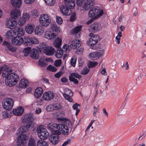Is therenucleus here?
<instances>
[{
  "instance_id": "f257e3e1",
  "label": "nucleus",
  "mask_w": 146,
  "mask_h": 146,
  "mask_svg": "<svg viewBox=\"0 0 146 146\" xmlns=\"http://www.w3.org/2000/svg\"><path fill=\"white\" fill-rule=\"evenodd\" d=\"M2 76L3 77L6 78L5 83L8 86L15 85L19 80L18 75L15 73H11L7 68L3 70Z\"/></svg>"
},
{
  "instance_id": "f03ea898",
  "label": "nucleus",
  "mask_w": 146,
  "mask_h": 146,
  "mask_svg": "<svg viewBox=\"0 0 146 146\" xmlns=\"http://www.w3.org/2000/svg\"><path fill=\"white\" fill-rule=\"evenodd\" d=\"M75 0H65V5L62 6L60 8V11L64 15H70L71 12L70 9H73L75 6Z\"/></svg>"
},
{
  "instance_id": "7ed1b4c3",
  "label": "nucleus",
  "mask_w": 146,
  "mask_h": 146,
  "mask_svg": "<svg viewBox=\"0 0 146 146\" xmlns=\"http://www.w3.org/2000/svg\"><path fill=\"white\" fill-rule=\"evenodd\" d=\"M104 14L102 9H99L98 7H94L90 10L88 13V15L90 17L95 19L99 18Z\"/></svg>"
},
{
  "instance_id": "20e7f679",
  "label": "nucleus",
  "mask_w": 146,
  "mask_h": 146,
  "mask_svg": "<svg viewBox=\"0 0 146 146\" xmlns=\"http://www.w3.org/2000/svg\"><path fill=\"white\" fill-rule=\"evenodd\" d=\"M89 36L91 38L87 41V44L91 46V49H94L95 48L92 46L97 44L99 40V37L97 35H94L93 33H90Z\"/></svg>"
},
{
  "instance_id": "39448f33",
  "label": "nucleus",
  "mask_w": 146,
  "mask_h": 146,
  "mask_svg": "<svg viewBox=\"0 0 146 146\" xmlns=\"http://www.w3.org/2000/svg\"><path fill=\"white\" fill-rule=\"evenodd\" d=\"M38 135L39 137L43 139H46L49 136L48 132L46 129L40 126L37 128Z\"/></svg>"
},
{
  "instance_id": "423d86ee",
  "label": "nucleus",
  "mask_w": 146,
  "mask_h": 146,
  "mask_svg": "<svg viewBox=\"0 0 146 146\" xmlns=\"http://www.w3.org/2000/svg\"><path fill=\"white\" fill-rule=\"evenodd\" d=\"M39 21L41 25L44 26L48 25L51 21L50 17L48 15L45 14L41 15Z\"/></svg>"
},
{
  "instance_id": "0eeeda50",
  "label": "nucleus",
  "mask_w": 146,
  "mask_h": 146,
  "mask_svg": "<svg viewBox=\"0 0 146 146\" xmlns=\"http://www.w3.org/2000/svg\"><path fill=\"white\" fill-rule=\"evenodd\" d=\"M13 104L14 102L11 98H7L3 100V106L6 110H10L12 108Z\"/></svg>"
},
{
  "instance_id": "6e6552de",
  "label": "nucleus",
  "mask_w": 146,
  "mask_h": 146,
  "mask_svg": "<svg viewBox=\"0 0 146 146\" xmlns=\"http://www.w3.org/2000/svg\"><path fill=\"white\" fill-rule=\"evenodd\" d=\"M60 124H56L54 123H51L47 125V127L48 130L53 131V133L56 134L60 135L61 132L58 130V126Z\"/></svg>"
},
{
  "instance_id": "1a4fd4ad",
  "label": "nucleus",
  "mask_w": 146,
  "mask_h": 146,
  "mask_svg": "<svg viewBox=\"0 0 146 146\" xmlns=\"http://www.w3.org/2000/svg\"><path fill=\"white\" fill-rule=\"evenodd\" d=\"M28 139V137L25 135L21 134L17 138L18 146H27L25 145Z\"/></svg>"
},
{
  "instance_id": "9d476101",
  "label": "nucleus",
  "mask_w": 146,
  "mask_h": 146,
  "mask_svg": "<svg viewBox=\"0 0 146 146\" xmlns=\"http://www.w3.org/2000/svg\"><path fill=\"white\" fill-rule=\"evenodd\" d=\"M101 28V26L99 23L94 22L90 26L89 30L90 32L94 33L99 31Z\"/></svg>"
},
{
  "instance_id": "9b49d317",
  "label": "nucleus",
  "mask_w": 146,
  "mask_h": 146,
  "mask_svg": "<svg viewBox=\"0 0 146 146\" xmlns=\"http://www.w3.org/2000/svg\"><path fill=\"white\" fill-rule=\"evenodd\" d=\"M104 53V50H102L98 52L91 53L89 55V56L91 60H95L103 55Z\"/></svg>"
},
{
  "instance_id": "f8f14e48",
  "label": "nucleus",
  "mask_w": 146,
  "mask_h": 146,
  "mask_svg": "<svg viewBox=\"0 0 146 146\" xmlns=\"http://www.w3.org/2000/svg\"><path fill=\"white\" fill-rule=\"evenodd\" d=\"M17 22L15 20L12 18L7 19L6 21V26L7 28L13 29L17 25Z\"/></svg>"
},
{
  "instance_id": "ddd939ff",
  "label": "nucleus",
  "mask_w": 146,
  "mask_h": 146,
  "mask_svg": "<svg viewBox=\"0 0 146 146\" xmlns=\"http://www.w3.org/2000/svg\"><path fill=\"white\" fill-rule=\"evenodd\" d=\"M58 128H59L58 130L61 131L64 135H67L68 134L69 129L68 127L64 124H59L58 126Z\"/></svg>"
},
{
  "instance_id": "4468645a",
  "label": "nucleus",
  "mask_w": 146,
  "mask_h": 146,
  "mask_svg": "<svg viewBox=\"0 0 146 146\" xmlns=\"http://www.w3.org/2000/svg\"><path fill=\"white\" fill-rule=\"evenodd\" d=\"M54 95V94L52 92L48 91L43 94V98L44 100L47 101L49 100L52 99Z\"/></svg>"
},
{
  "instance_id": "2eb2a0df",
  "label": "nucleus",
  "mask_w": 146,
  "mask_h": 146,
  "mask_svg": "<svg viewBox=\"0 0 146 146\" xmlns=\"http://www.w3.org/2000/svg\"><path fill=\"white\" fill-rule=\"evenodd\" d=\"M70 43L71 47L74 49L78 48L81 46V42L79 40L74 39L70 41Z\"/></svg>"
},
{
  "instance_id": "dca6fc26",
  "label": "nucleus",
  "mask_w": 146,
  "mask_h": 146,
  "mask_svg": "<svg viewBox=\"0 0 146 146\" xmlns=\"http://www.w3.org/2000/svg\"><path fill=\"white\" fill-rule=\"evenodd\" d=\"M35 27L34 25L33 24H27L25 27V30L26 33L29 34H32L33 32Z\"/></svg>"
},
{
  "instance_id": "f3484780",
  "label": "nucleus",
  "mask_w": 146,
  "mask_h": 146,
  "mask_svg": "<svg viewBox=\"0 0 146 146\" xmlns=\"http://www.w3.org/2000/svg\"><path fill=\"white\" fill-rule=\"evenodd\" d=\"M94 4V0H87L84 4V9L85 10L88 11L91 8Z\"/></svg>"
},
{
  "instance_id": "a211bd4d",
  "label": "nucleus",
  "mask_w": 146,
  "mask_h": 146,
  "mask_svg": "<svg viewBox=\"0 0 146 146\" xmlns=\"http://www.w3.org/2000/svg\"><path fill=\"white\" fill-rule=\"evenodd\" d=\"M58 135H51L49 139L50 142L53 145H56L59 141V137Z\"/></svg>"
},
{
  "instance_id": "6ab92c4d",
  "label": "nucleus",
  "mask_w": 146,
  "mask_h": 146,
  "mask_svg": "<svg viewBox=\"0 0 146 146\" xmlns=\"http://www.w3.org/2000/svg\"><path fill=\"white\" fill-rule=\"evenodd\" d=\"M23 42V38L22 37L17 36L15 37L12 40L13 44L15 45H21Z\"/></svg>"
},
{
  "instance_id": "aec40b11",
  "label": "nucleus",
  "mask_w": 146,
  "mask_h": 146,
  "mask_svg": "<svg viewBox=\"0 0 146 146\" xmlns=\"http://www.w3.org/2000/svg\"><path fill=\"white\" fill-rule=\"evenodd\" d=\"M11 18L15 20L21 16L20 11L16 9L12 10L11 11Z\"/></svg>"
},
{
  "instance_id": "412c9836",
  "label": "nucleus",
  "mask_w": 146,
  "mask_h": 146,
  "mask_svg": "<svg viewBox=\"0 0 146 146\" xmlns=\"http://www.w3.org/2000/svg\"><path fill=\"white\" fill-rule=\"evenodd\" d=\"M24 112L23 107L20 106L17 108L13 110V114L17 116H20L22 115Z\"/></svg>"
},
{
  "instance_id": "4be33fe9",
  "label": "nucleus",
  "mask_w": 146,
  "mask_h": 146,
  "mask_svg": "<svg viewBox=\"0 0 146 146\" xmlns=\"http://www.w3.org/2000/svg\"><path fill=\"white\" fill-rule=\"evenodd\" d=\"M55 52V49L53 47L50 46H48L45 50L44 52L47 55L52 56Z\"/></svg>"
},
{
  "instance_id": "5701e85b",
  "label": "nucleus",
  "mask_w": 146,
  "mask_h": 146,
  "mask_svg": "<svg viewBox=\"0 0 146 146\" xmlns=\"http://www.w3.org/2000/svg\"><path fill=\"white\" fill-rule=\"evenodd\" d=\"M56 36V35L52 33L50 31H47L45 33L44 37L48 39L51 40L55 38Z\"/></svg>"
},
{
  "instance_id": "b1692460",
  "label": "nucleus",
  "mask_w": 146,
  "mask_h": 146,
  "mask_svg": "<svg viewBox=\"0 0 146 146\" xmlns=\"http://www.w3.org/2000/svg\"><path fill=\"white\" fill-rule=\"evenodd\" d=\"M33 115L32 113H27L25 114L22 118L23 122H26L29 121L31 119H33Z\"/></svg>"
},
{
  "instance_id": "393cba45",
  "label": "nucleus",
  "mask_w": 146,
  "mask_h": 146,
  "mask_svg": "<svg viewBox=\"0 0 146 146\" xmlns=\"http://www.w3.org/2000/svg\"><path fill=\"white\" fill-rule=\"evenodd\" d=\"M31 57L34 59H37L39 57V53L38 51L35 49H33L31 51Z\"/></svg>"
},
{
  "instance_id": "a878e982",
  "label": "nucleus",
  "mask_w": 146,
  "mask_h": 146,
  "mask_svg": "<svg viewBox=\"0 0 146 146\" xmlns=\"http://www.w3.org/2000/svg\"><path fill=\"white\" fill-rule=\"evenodd\" d=\"M17 33L15 30H10L7 31L6 34V38H12L16 35Z\"/></svg>"
},
{
  "instance_id": "bb28decb",
  "label": "nucleus",
  "mask_w": 146,
  "mask_h": 146,
  "mask_svg": "<svg viewBox=\"0 0 146 146\" xmlns=\"http://www.w3.org/2000/svg\"><path fill=\"white\" fill-rule=\"evenodd\" d=\"M3 44L10 51L13 52H16V49L7 42L4 41L3 43Z\"/></svg>"
},
{
  "instance_id": "cd10ccee",
  "label": "nucleus",
  "mask_w": 146,
  "mask_h": 146,
  "mask_svg": "<svg viewBox=\"0 0 146 146\" xmlns=\"http://www.w3.org/2000/svg\"><path fill=\"white\" fill-rule=\"evenodd\" d=\"M15 31L17 33V36L21 37L25 34V31L24 29L21 27H19L15 29Z\"/></svg>"
},
{
  "instance_id": "c85d7f7f",
  "label": "nucleus",
  "mask_w": 146,
  "mask_h": 146,
  "mask_svg": "<svg viewBox=\"0 0 146 146\" xmlns=\"http://www.w3.org/2000/svg\"><path fill=\"white\" fill-rule=\"evenodd\" d=\"M11 2L14 7H20L22 4L21 0H11Z\"/></svg>"
},
{
  "instance_id": "c756f323",
  "label": "nucleus",
  "mask_w": 146,
  "mask_h": 146,
  "mask_svg": "<svg viewBox=\"0 0 146 146\" xmlns=\"http://www.w3.org/2000/svg\"><path fill=\"white\" fill-rule=\"evenodd\" d=\"M44 31L43 28L41 26L39 25L36 27L35 31L36 34L40 35Z\"/></svg>"
},
{
  "instance_id": "7c9ffc66",
  "label": "nucleus",
  "mask_w": 146,
  "mask_h": 146,
  "mask_svg": "<svg viewBox=\"0 0 146 146\" xmlns=\"http://www.w3.org/2000/svg\"><path fill=\"white\" fill-rule=\"evenodd\" d=\"M42 93V88L40 87L37 88L35 90V96L37 98H39L41 96Z\"/></svg>"
},
{
  "instance_id": "2f4dec72",
  "label": "nucleus",
  "mask_w": 146,
  "mask_h": 146,
  "mask_svg": "<svg viewBox=\"0 0 146 146\" xmlns=\"http://www.w3.org/2000/svg\"><path fill=\"white\" fill-rule=\"evenodd\" d=\"M28 80L25 79H23L20 81L19 86L20 87L24 88H26L28 86Z\"/></svg>"
},
{
  "instance_id": "473e14b6",
  "label": "nucleus",
  "mask_w": 146,
  "mask_h": 146,
  "mask_svg": "<svg viewBox=\"0 0 146 146\" xmlns=\"http://www.w3.org/2000/svg\"><path fill=\"white\" fill-rule=\"evenodd\" d=\"M62 42V39L59 38H57L55 40L54 45L55 47L59 48L61 45Z\"/></svg>"
},
{
  "instance_id": "72a5a7b5",
  "label": "nucleus",
  "mask_w": 146,
  "mask_h": 146,
  "mask_svg": "<svg viewBox=\"0 0 146 146\" xmlns=\"http://www.w3.org/2000/svg\"><path fill=\"white\" fill-rule=\"evenodd\" d=\"M31 38L28 36H25L24 40L23 39V43L25 45H29L31 44Z\"/></svg>"
},
{
  "instance_id": "f704fd0d",
  "label": "nucleus",
  "mask_w": 146,
  "mask_h": 146,
  "mask_svg": "<svg viewBox=\"0 0 146 146\" xmlns=\"http://www.w3.org/2000/svg\"><path fill=\"white\" fill-rule=\"evenodd\" d=\"M64 92L63 94V96H73V92L70 89L66 88L64 90Z\"/></svg>"
},
{
  "instance_id": "c9c22d12",
  "label": "nucleus",
  "mask_w": 146,
  "mask_h": 146,
  "mask_svg": "<svg viewBox=\"0 0 146 146\" xmlns=\"http://www.w3.org/2000/svg\"><path fill=\"white\" fill-rule=\"evenodd\" d=\"M37 146H48V143L44 140H39L37 143Z\"/></svg>"
},
{
  "instance_id": "e433bc0d",
  "label": "nucleus",
  "mask_w": 146,
  "mask_h": 146,
  "mask_svg": "<svg viewBox=\"0 0 146 146\" xmlns=\"http://www.w3.org/2000/svg\"><path fill=\"white\" fill-rule=\"evenodd\" d=\"M63 50L61 49H58L56 53L55 56L57 58H61L63 54Z\"/></svg>"
},
{
  "instance_id": "4c0bfd02",
  "label": "nucleus",
  "mask_w": 146,
  "mask_h": 146,
  "mask_svg": "<svg viewBox=\"0 0 146 146\" xmlns=\"http://www.w3.org/2000/svg\"><path fill=\"white\" fill-rule=\"evenodd\" d=\"M48 46L46 44L45 42H42L40 43L38 45V48L40 49V50H44V52L46 49V48Z\"/></svg>"
},
{
  "instance_id": "58836bf2",
  "label": "nucleus",
  "mask_w": 146,
  "mask_h": 146,
  "mask_svg": "<svg viewBox=\"0 0 146 146\" xmlns=\"http://www.w3.org/2000/svg\"><path fill=\"white\" fill-rule=\"evenodd\" d=\"M82 27V25L76 26L72 29V33L76 34L79 33L81 31Z\"/></svg>"
},
{
  "instance_id": "ea45409f",
  "label": "nucleus",
  "mask_w": 146,
  "mask_h": 146,
  "mask_svg": "<svg viewBox=\"0 0 146 146\" xmlns=\"http://www.w3.org/2000/svg\"><path fill=\"white\" fill-rule=\"evenodd\" d=\"M29 129L26 125H24L20 127L19 129V132L22 133L27 131Z\"/></svg>"
},
{
  "instance_id": "a19ab883",
  "label": "nucleus",
  "mask_w": 146,
  "mask_h": 146,
  "mask_svg": "<svg viewBox=\"0 0 146 146\" xmlns=\"http://www.w3.org/2000/svg\"><path fill=\"white\" fill-rule=\"evenodd\" d=\"M31 48L30 47H27L25 48L23 50L24 55L26 56H27L30 52H31Z\"/></svg>"
},
{
  "instance_id": "79ce46f5",
  "label": "nucleus",
  "mask_w": 146,
  "mask_h": 146,
  "mask_svg": "<svg viewBox=\"0 0 146 146\" xmlns=\"http://www.w3.org/2000/svg\"><path fill=\"white\" fill-rule=\"evenodd\" d=\"M98 64V63L96 61H90L89 62L88 66L89 68H92L95 67Z\"/></svg>"
},
{
  "instance_id": "37998d69",
  "label": "nucleus",
  "mask_w": 146,
  "mask_h": 146,
  "mask_svg": "<svg viewBox=\"0 0 146 146\" xmlns=\"http://www.w3.org/2000/svg\"><path fill=\"white\" fill-rule=\"evenodd\" d=\"M28 145L29 146H36V143L34 139L30 138L29 141Z\"/></svg>"
},
{
  "instance_id": "c03bdc74",
  "label": "nucleus",
  "mask_w": 146,
  "mask_h": 146,
  "mask_svg": "<svg viewBox=\"0 0 146 146\" xmlns=\"http://www.w3.org/2000/svg\"><path fill=\"white\" fill-rule=\"evenodd\" d=\"M76 56H74L71 58L70 61V64L72 66L74 67L76 65Z\"/></svg>"
},
{
  "instance_id": "a18cd8bd",
  "label": "nucleus",
  "mask_w": 146,
  "mask_h": 146,
  "mask_svg": "<svg viewBox=\"0 0 146 146\" xmlns=\"http://www.w3.org/2000/svg\"><path fill=\"white\" fill-rule=\"evenodd\" d=\"M45 3L48 5H53L55 3V0H44Z\"/></svg>"
},
{
  "instance_id": "49530a36",
  "label": "nucleus",
  "mask_w": 146,
  "mask_h": 146,
  "mask_svg": "<svg viewBox=\"0 0 146 146\" xmlns=\"http://www.w3.org/2000/svg\"><path fill=\"white\" fill-rule=\"evenodd\" d=\"M90 71V69L86 67H85L82 70L81 74L83 75H86Z\"/></svg>"
},
{
  "instance_id": "de8ad7c7",
  "label": "nucleus",
  "mask_w": 146,
  "mask_h": 146,
  "mask_svg": "<svg viewBox=\"0 0 146 146\" xmlns=\"http://www.w3.org/2000/svg\"><path fill=\"white\" fill-rule=\"evenodd\" d=\"M51 28L52 30L55 32H58L59 29L56 24H53L51 25Z\"/></svg>"
},
{
  "instance_id": "09e8293b",
  "label": "nucleus",
  "mask_w": 146,
  "mask_h": 146,
  "mask_svg": "<svg viewBox=\"0 0 146 146\" xmlns=\"http://www.w3.org/2000/svg\"><path fill=\"white\" fill-rule=\"evenodd\" d=\"M54 110H58L60 109L61 106L59 103H57L52 104Z\"/></svg>"
},
{
  "instance_id": "8fccbe9b",
  "label": "nucleus",
  "mask_w": 146,
  "mask_h": 146,
  "mask_svg": "<svg viewBox=\"0 0 146 146\" xmlns=\"http://www.w3.org/2000/svg\"><path fill=\"white\" fill-rule=\"evenodd\" d=\"M47 69L52 72H55L57 70V68H56L50 65H49L48 66Z\"/></svg>"
},
{
  "instance_id": "3c124183",
  "label": "nucleus",
  "mask_w": 146,
  "mask_h": 146,
  "mask_svg": "<svg viewBox=\"0 0 146 146\" xmlns=\"http://www.w3.org/2000/svg\"><path fill=\"white\" fill-rule=\"evenodd\" d=\"M35 123L33 121H31L28 122L26 125L29 129L30 127L32 128L35 125Z\"/></svg>"
},
{
  "instance_id": "603ef678",
  "label": "nucleus",
  "mask_w": 146,
  "mask_h": 146,
  "mask_svg": "<svg viewBox=\"0 0 146 146\" xmlns=\"http://www.w3.org/2000/svg\"><path fill=\"white\" fill-rule=\"evenodd\" d=\"M38 64L41 66H45L46 64L44 62V59L40 58L38 61Z\"/></svg>"
},
{
  "instance_id": "864d4df0",
  "label": "nucleus",
  "mask_w": 146,
  "mask_h": 146,
  "mask_svg": "<svg viewBox=\"0 0 146 146\" xmlns=\"http://www.w3.org/2000/svg\"><path fill=\"white\" fill-rule=\"evenodd\" d=\"M62 48L63 50L66 52H68L70 51L69 45L67 44H64Z\"/></svg>"
},
{
  "instance_id": "5fc2aeb1",
  "label": "nucleus",
  "mask_w": 146,
  "mask_h": 146,
  "mask_svg": "<svg viewBox=\"0 0 146 146\" xmlns=\"http://www.w3.org/2000/svg\"><path fill=\"white\" fill-rule=\"evenodd\" d=\"M56 22L59 24H61L63 22L62 19L60 17L57 16L56 17Z\"/></svg>"
},
{
  "instance_id": "6e6d98bb",
  "label": "nucleus",
  "mask_w": 146,
  "mask_h": 146,
  "mask_svg": "<svg viewBox=\"0 0 146 146\" xmlns=\"http://www.w3.org/2000/svg\"><path fill=\"white\" fill-rule=\"evenodd\" d=\"M69 77H74L78 79H80L81 78V75H79L77 73H71V76H69Z\"/></svg>"
},
{
  "instance_id": "4d7b16f0",
  "label": "nucleus",
  "mask_w": 146,
  "mask_h": 146,
  "mask_svg": "<svg viewBox=\"0 0 146 146\" xmlns=\"http://www.w3.org/2000/svg\"><path fill=\"white\" fill-rule=\"evenodd\" d=\"M31 14L33 17H36L38 16V13L37 11L35 10L31 11Z\"/></svg>"
},
{
  "instance_id": "13d9d810",
  "label": "nucleus",
  "mask_w": 146,
  "mask_h": 146,
  "mask_svg": "<svg viewBox=\"0 0 146 146\" xmlns=\"http://www.w3.org/2000/svg\"><path fill=\"white\" fill-rule=\"evenodd\" d=\"M31 44H37L39 42L38 40L35 38H31Z\"/></svg>"
},
{
  "instance_id": "bf43d9fd",
  "label": "nucleus",
  "mask_w": 146,
  "mask_h": 146,
  "mask_svg": "<svg viewBox=\"0 0 146 146\" xmlns=\"http://www.w3.org/2000/svg\"><path fill=\"white\" fill-rule=\"evenodd\" d=\"M76 14L75 13H73L70 16V20L71 21L73 22L76 19Z\"/></svg>"
},
{
  "instance_id": "052dcab7",
  "label": "nucleus",
  "mask_w": 146,
  "mask_h": 146,
  "mask_svg": "<svg viewBox=\"0 0 146 146\" xmlns=\"http://www.w3.org/2000/svg\"><path fill=\"white\" fill-rule=\"evenodd\" d=\"M46 109L48 111H52L54 110L53 104H50L47 106L46 107Z\"/></svg>"
},
{
  "instance_id": "680f3d73",
  "label": "nucleus",
  "mask_w": 146,
  "mask_h": 146,
  "mask_svg": "<svg viewBox=\"0 0 146 146\" xmlns=\"http://www.w3.org/2000/svg\"><path fill=\"white\" fill-rule=\"evenodd\" d=\"M26 21L25 19L22 17L19 20V21L18 22L19 24L20 25H23L25 23Z\"/></svg>"
},
{
  "instance_id": "e2e57ef3",
  "label": "nucleus",
  "mask_w": 146,
  "mask_h": 146,
  "mask_svg": "<svg viewBox=\"0 0 146 146\" xmlns=\"http://www.w3.org/2000/svg\"><path fill=\"white\" fill-rule=\"evenodd\" d=\"M62 64V60L61 59L56 60L54 62V65L55 66L58 67L61 66Z\"/></svg>"
},
{
  "instance_id": "0e129e2a",
  "label": "nucleus",
  "mask_w": 146,
  "mask_h": 146,
  "mask_svg": "<svg viewBox=\"0 0 146 146\" xmlns=\"http://www.w3.org/2000/svg\"><path fill=\"white\" fill-rule=\"evenodd\" d=\"M69 80L70 81L73 82L75 84H78V81L76 79L72 77H69Z\"/></svg>"
},
{
  "instance_id": "69168bd1",
  "label": "nucleus",
  "mask_w": 146,
  "mask_h": 146,
  "mask_svg": "<svg viewBox=\"0 0 146 146\" xmlns=\"http://www.w3.org/2000/svg\"><path fill=\"white\" fill-rule=\"evenodd\" d=\"M30 17L29 14L27 13H24L22 16V17L26 21L29 20Z\"/></svg>"
},
{
  "instance_id": "338daca9",
  "label": "nucleus",
  "mask_w": 146,
  "mask_h": 146,
  "mask_svg": "<svg viewBox=\"0 0 146 146\" xmlns=\"http://www.w3.org/2000/svg\"><path fill=\"white\" fill-rule=\"evenodd\" d=\"M64 98L68 100L70 102H72V99L71 98V97L72 96H63Z\"/></svg>"
},
{
  "instance_id": "774afa93",
  "label": "nucleus",
  "mask_w": 146,
  "mask_h": 146,
  "mask_svg": "<svg viewBox=\"0 0 146 146\" xmlns=\"http://www.w3.org/2000/svg\"><path fill=\"white\" fill-rule=\"evenodd\" d=\"M2 115L4 118H9L10 116V115L6 111H5L3 112Z\"/></svg>"
}]
</instances>
